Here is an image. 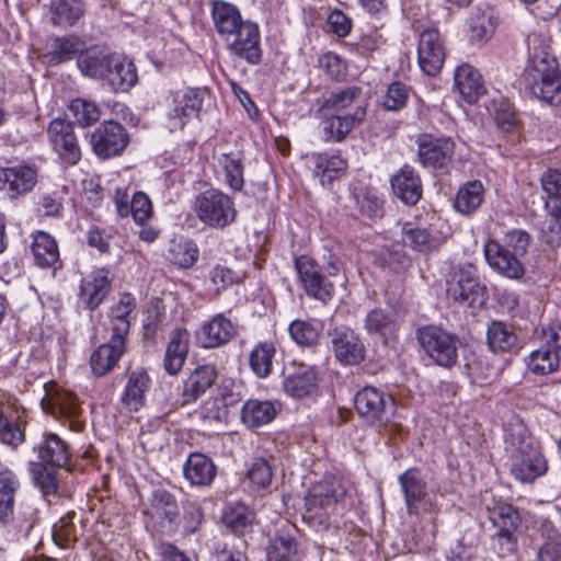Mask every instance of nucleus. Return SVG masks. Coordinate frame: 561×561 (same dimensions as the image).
Instances as JSON below:
<instances>
[{
  "label": "nucleus",
  "instance_id": "obj_1",
  "mask_svg": "<svg viewBox=\"0 0 561 561\" xmlns=\"http://www.w3.org/2000/svg\"><path fill=\"white\" fill-rule=\"evenodd\" d=\"M33 450L37 460L27 463L31 480L43 496H56L59 490L58 470H72L70 446L56 433L44 432Z\"/></svg>",
  "mask_w": 561,
  "mask_h": 561
},
{
  "label": "nucleus",
  "instance_id": "obj_2",
  "mask_svg": "<svg viewBox=\"0 0 561 561\" xmlns=\"http://www.w3.org/2000/svg\"><path fill=\"white\" fill-rule=\"evenodd\" d=\"M506 448L512 451L511 474L522 483H531L548 471V460L539 440L526 423H502Z\"/></svg>",
  "mask_w": 561,
  "mask_h": 561
},
{
  "label": "nucleus",
  "instance_id": "obj_3",
  "mask_svg": "<svg viewBox=\"0 0 561 561\" xmlns=\"http://www.w3.org/2000/svg\"><path fill=\"white\" fill-rule=\"evenodd\" d=\"M345 495L346 489L335 477L316 483L305 497L304 519L312 526L318 525L327 529L330 525L329 511L333 510Z\"/></svg>",
  "mask_w": 561,
  "mask_h": 561
},
{
  "label": "nucleus",
  "instance_id": "obj_4",
  "mask_svg": "<svg viewBox=\"0 0 561 561\" xmlns=\"http://www.w3.org/2000/svg\"><path fill=\"white\" fill-rule=\"evenodd\" d=\"M16 494H0V528L10 542L26 539L38 522V511L32 506L21 507L14 514Z\"/></svg>",
  "mask_w": 561,
  "mask_h": 561
},
{
  "label": "nucleus",
  "instance_id": "obj_5",
  "mask_svg": "<svg viewBox=\"0 0 561 561\" xmlns=\"http://www.w3.org/2000/svg\"><path fill=\"white\" fill-rule=\"evenodd\" d=\"M194 210L205 225L221 229L236 218L233 201L219 190H207L195 197Z\"/></svg>",
  "mask_w": 561,
  "mask_h": 561
},
{
  "label": "nucleus",
  "instance_id": "obj_6",
  "mask_svg": "<svg viewBox=\"0 0 561 561\" xmlns=\"http://www.w3.org/2000/svg\"><path fill=\"white\" fill-rule=\"evenodd\" d=\"M142 515L162 528L175 530L181 522V507L175 493L159 485L151 490Z\"/></svg>",
  "mask_w": 561,
  "mask_h": 561
},
{
  "label": "nucleus",
  "instance_id": "obj_7",
  "mask_svg": "<svg viewBox=\"0 0 561 561\" xmlns=\"http://www.w3.org/2000/svg\"><path fill=\"white\" fill-rule=\"evenodd\" d=\"M417 340L424 352L437 365L451 367L457 363L456 336L446 330L435 325L420 328Z\"/></svg>",
  "mask_w": 561,
  "mask_h": 561
},
{
  "label": "nucleus",
  "instance_id": "obj_8",
  "mask_svg": "<svg viewBox=\"0 0 561 561\" xmlns=\"http://www.w3.org/2000/svg\"><path fill=\"white\" fill-rule=\"evenodd\" d=\"M167 116L171 131L181 130L188 119L197 117L203 106V92L185 88L172 92L168 98Z\"/></svg>",
  "mask_w": 561,
  "mask_h": 561
},
{
  "label": "nucleus",
  "instance_id": "obj_9",
  "mask_svg": "<svg viewBox=\"0 0 561 561\" xmlns=\"http://www.w3.org/2000/svg\"><path fill=\"white\" fill-rule=\"evenodd\" d=\"M129 142L126 128L114 121L100 124L90 135L93 152L101 159L119 156Z\"/></svg>",
  "mask_w": 561,
  "mask_h": 561
},
{
  "label": "nucleus",
  "instance_id": "obj_10",
  "mask_svg": "<svg viewBox=\"0 0 561 561\" xmlns=\"http://www.w3.org/2000/svg\"><path fill=\"white\" fill-rule=\"evenodd\" d=\"M228 50L251 65H257L262 59L260 30L256 23L247 20L231 35L224 38Z\"/></svg>",
  "mask_w": 561,
  "mask_h": 561
},
{
  "label": "nucleus",
  "instance_id": "obj_11",
  "mask_svg": "<svg viewBox=\"0 0 561 561\" xmlns=\"http://www.w3.org/2000/svg\"><path fill=\"white\" fill-rule=\"evenodd\" d=\"M47 134L54 151L65 163L75 165L80 161L81 148L70 122L62 118L53 119Z\"/></svg>",
  "mask_w": 561,
  "mask_h": 561
},
{
  "label": "nucleus",
  "instance_id": "obj_12",
  "mask_svg": "<svg viewBox=\"0 0 561 561\" xmlns=\"http://www.w3.org/2000/svg\"><path fill=\"white\" fill-rule=\"evenodd\" d=\"M354 407L360 417L386 419L401 416L396 413V401L392 397L387 398L374 387H365L354 398Z\"/></svg>",
  "mask_w": 561,
  "mask_h": 561
},
{
  "label": "nucleus",
  "instance_id": "obj_13",
  "mask_svg": "<svg viewBox=\"0 0 561 561\" xmlns=\"http://www.w3.org/2000/svg\"><path fill=\"white\" fill-rule=\"evenodd\" d=\"M417 60L420 68L427 76H436L443 68L445 48L437 28L430 27L420 34Z\"/></svg>",
  "mask_w": 561,
  "mask_h": 561
},
{
  "label": "nucleus",
  "instance_id": "obj_14",
  "mask_svg": "<svg viewBox=\"0 0 561 561\" xmlns=\"http://www.w3.org/2000/svg\"><path fill=\"white\" fill-rule=\"evenodd\" d=\"M407 513L420 516L427 497V482L419 467H410L398 477Z\"/></svg>",
  "mask_w": 561,
  "mask_h": 561
},
{
  "label": "nucleus",
  "instance_id": "obj_15",
  "mask_svg": "<svg viewBox=\"0 0 561 561\" xmlns=\"http://www.w3.org/2000/svg\"><path fill=\"white\" fill-rule=\"evenodd\" d=\"M447 295L455 301L474 305L482 296V287L474 277L472 266H455L447 280Z\"/></svg>",
  "mask_w": 561,
  "mask_h": 561
},
{
  "label": "nucleus",
  "instance_id": "obj_16",
  "mask_svg": "<svg viewBox=\"0 0 561 561\" xmlns=\"http://www.w3.org/2000/svg\"><path fill=\"white\" fill-rule=\"evenodd\" d=\"M330 336L333 354L341 364L358 365L365 359V346L352 329L334 328Z\"/></svg>",
  "mask_w": 561,
  "mask_h": 561
},
{
  "label": "nucleus",
  "instance_id": "obj_17",
  "mask_svg": "<svg viewBox=\"0 0 561 561\" xmlns=\"http://www.w3.org/2000/svg\"><path fill=\"white\" fill-rule=\"evenodd\" d=\"M455 142L450 138H426L419 142L421 164L434 170H446L454 157Z\"/></svg>",
  "mask_w": 561,
  "mask_h": 561
},
{
  "label": "nucleus",
  "instance_id": "obj_18",
  "mask_svg": "<svg viewBox=\"0 0 561 561\" xmlns=\"http://www.w3.org/2000/svg\"><path fill=\"white\" fill-rule=\"evenodd\" d=\"M534 528L540 538L535 561H561V531L545 516L534 520Z\"/></svg>",
  "mask_w": 561,
  "mask_h": 561
},
{
  "label": "nucleus",
  "instance_id": "obj_19",
  "mask_svg": "<svg viewBox=\"0 0 561 561\" xmlns=\"http://www.w3.org/2000/svg\"><path fill=\"white\" fill-rule=\"evenodd\" d=\"M484 256L493 270L508 278L518 279L525 273L517 255L495 240H489L485 243Z\"/></svg>",
  "mask_w": 561,
  "mask_h": 561
},
{
  "label": "nucleus",
  "instance_id": "obj_20",
  "mask_svg": "<svg viewBox=\"0 0 561 561\" xmlns=\"http://www.w3.org/2000/svg\"><path fill=\"white\" fill-rule=\"evenodd\" d=\"M237 334L236 325L224 314H216L205 322L196 334L204 348H216L229 343Z\"/></svg>",
  "mask_w": 561,
  "mask_h": 561
},
{
  "label": "nucleus",
  "instance_id": "obj_21",
  "mask_svg": "<svg viewBox=\"0 0 561 561\" xmlns=\"http://www.w3.org/2000/svg\"><path fill=\"white\" fill-rule=\"evenodd\" d=\"M310 158L313 163L312 174L322 186H330L341 179L348 168L347 160L340 151L312 153Z\"/></svg>",
  "mask_w": 561,
  "mask_h": 561
},
{
  "label": "nucleus",
  "instance_id": "obj_22",
  "mask_svg": "<svg viewBox=\"0 0 561 561\" xmlns=\"http://www.w3.org/2000/svg\"><path fill=\"white\" fill-rule=\"evenodd\" d=\"M183 476L192 486H210L217 476V466L207 455L194 451L183 465Z\"/></svg>",
  "mask_w": 561,
  "mask_h": 561
},
{
  "label": "nucleus",
  "instance_id": "obj_23",
  "mask_svg": "<svg viewBox=\"0 0 561 561\" xmlns=\"http://www.w3.org/2000/svg\"><path fill=\"white\" fill-rule=\"evenodd\" d=\"M393 194L407 205H415L422 197L423 185L419 173L411 165H403L390 179Z\"/></svg>",
  "mask_w": 561,
  "mask_h": 561
},
{
  "label": "nucleus",
  "instance_id": "obj_24",
  "mask_svg": "<svg viewBox=\"0 0 561 561\" xmlns=\"http://www.w3.org/2000/svg\"><path fill=\"white\" fill-rule=\"evenodd\" d=\"M126 350V340L110 335L106 343L101 344L90 356V365L94 375L104 376L111 371Z\"/></svg>",
  "mask_w": 561,
  "mask_h": 561
},
{
  "label": "nucleus",
  "instance_id": "obj_25",
  "mask_svg": "<svg viewBox=\"0 0 561 561\" xmlns=\"http://www.w3.org/2000/svg\"><path fill=\"white\" fill-rule=\"evenodd\" d=\"M296 531L294 526L278 528L266 547V560L298 561Z\"/></svg>",
  "mask_w": 561,
  "mask_h": 561
},
{
  "label": "nucleus",
  "instance_id": "obj_26",
  "mask_svg": "<svg viewBox=\"0 0 561 561\" xmlns=\"http://www.w3.org/2000/svg\"><path fill=\"white\" fill-rule=\"evenodd\" d=\"M136 298L129 293L119 295L108 311V331L112 335L127 340L130 319L136 309Z\"/></svg>",
  "mask_w": 561,
  "mask_h": 561
},
{
  "label": "nucleus",
  "instance_id": "obj_27",
  "mask_svg": "<svg viewBox=\"0 0 561 561\" xmlns=\"http://www.w3.org/2000/svg\"><path fill=\"white\" fill-rule=\"evenodd\" d=\"M559 75L561 72L554 57L548 54L536 56L524 70L525 85L530 91L554 80Z\"/></svg>",
  "mask_w": 561,
  "mask_h": 561
},
{
  "label": "nucleus",
  "instance_id": "obj_28",
  "mask_svg": "<svg viewBox=\"0 0 561 561\" xmlns=\"http://www.w3.org/2000/svg\"><path fill=\"white\" fill-rule=\"evenodd\" d=\"M104 80L114 91H128L137 83V68L126 57L113 54L110 69Z\"/></svg>",
  "mask_w": 561,
  "mask_h": 561
},
{
  "label": "nucleus",
  "instance_id": "obj_29",
  "mask_svg": "<svg viewBox=\"0 0 561 561\" xmlns=\"http://www.w3.org/2000/svg\"><path fill=\"white\" fill-rule=\"evenodd\" d=\"M111 290L108 271L104 268L92 272L81 284V300L90 310L96 309Z\"/></svg>",
  "mask_w": 561,
  "mask_h": 561
},
{
  "label": "nucleus",
  "instance_id": "obj_30",
  "mask_svg": "<svg viewBox=\"0 0 561 561\" xmlns=\"http://www.w3.org/2000/svg\"><path fill=\"white\" fill-rule=\"evenodd\" d=\"M211 18L217 33L224 39L231 35L238 27L243 26L240 10L232 3L224 0H214L211 4Z\"/></svg>",
  "mask_w": 561,
  "mask_h": 561
},
{
  "label": "nucleus",
  "instance_id": "obj_31",
  "mask_svg": "<svg viewBox=\"0 0 561 561\" xmlns=\"http://www.w3.org/2000/svg\"><path fill=\"white\" fill-rule=\"evenodd\" d=\"M36 182V171L27 165L0 168V183L8 185L11 197L31 192Z\"/></svg>",
  "mask_w": 561,
  "mask_h": 561
},
{
  "label": "nucleus",
  "instance_id": "obj_32",
  "mask_svg": "<svg viewBox=\"0 0 561 561\" xmlns=\"http://www.w3.org/2000/svg\"><path fill=\"white\" fill-rule=\"evenodd\" d=\"M149 386L150 378L146 370L136 369L129 373L122 394L123 407L128 411H139L145 404V394Z\"/></svg>",
  "mask_w": 561,
  "mask_h": 561
},
{
  "label": "nucleus",
  "instance_id": "obj_33",
  "mask_svg": "<svg viewBox=\"0 0 561 561\" xmlns=\"http://www.w3.org/2000/svg\"><path fill=\"white\" fill-rule=\"evenodd\" d=\"M112 56L113 54L104 48H84L82 54L77 57L78 68L85 77L104 80L110 69Z\"/></svg>",
  "mask_w": 561,
  "mask_h": 561
},
{
  "label": "nucleus",
  "instance_id": "obj_34",
  "mask_svg": "<svg viewBox=\"0 0 561 561\" xmlns=\"http://www.w3.org/2000/svg\"><path fill=\"white\" fill-rule=\"evenodd\" d=\"M454 79L457 90L468 103H476L485 92L481 75L468 64L457 67Z\"/></svg>",
  "mask_w": 561,
  "mask_h": 561
},
{
  "label": "nucleus",
  "instance_id": "obj_35",
  "mask_svg": "<svg viewBox=\"0 0 561 561\" xmlns=\"http://www.w3.org/2000/svg\"><path fill=\"white\" fill-rule=\"evenodd\" d=\"M190 334L185 329H175L165 350L163 366L168 374L176 375L183 367L188 352Z\"/></svg>",
  "mask_w": 561,
  "mask_h": 561
},
{
  "label": "nucleus",
  "instance_id": "obj_36",
  "mask_svg": "<svg viewBox=\"0 0 561 561\" xmlns=\"http://www.w3.org/2000/svg\"><path fill=\"white\" fill-rule=\"evenodd\" d=\"M366 115L362 106H357L352 114L348 115H331L324 121L325 139L340 142L353 130L355 125L363 122Z\"/></svg>",
  "mask_w": 561,
  "mask_h": 561
},
{
  "label": "nucleus",
  "instance_id": "obj_37",
  "mask_svg": "<svg viewBox=\"0 0 561 561\" xmlns=\"http://www.w3.org/2000/svg\"><path fill=\"white\" fill-rule=\"evenodd\" d=\"M222 524L236 536H243L252 527L254 513L242 502H230L221 515Z\"/></svg>",
  "mask_w": 561,
  "mask_h": 561
},
{
  "label": "nucleus",
  "instance_id": "obj_38",
  "mask_svg": "<svg viewBox=\"0 0 561 561\" xmlns=\"http://www.w3.org/2000/svg\"><path fill=\"white\" fill-rule=\"evenodd\" d=\"M486 341L494 353H508L518 350L519 340L514 330L502 321H492L486 330Z\"/></svg>",
  "mask_w": 561,
  "mask_h": 561
},
{
  "label": "nucleus",
  "instance_id": "obj_39",
  "mask_svg": "<svg viewBox=\"0 0 561 561\" xmlns=\"http://www.w3.org/2000/svg\"><path fill=\"white\" fill-rule=\"evenodd\" d=\"M34 261L39 267H55L59 262V249L56 240L47 232L37 231L31 247Z\"/></svg>",
  "mask_w": 561,
  "mask_h": 561
},
{
  "label": "nucleus",
  "instance_id": "obj_40",
  "mask_svg": "<svg viewBox=\"0 0 561 561\" xmlns=\"http://www.w3.org/2000/svg\"><path fill=\"white\" fill-rule=\"evenodd\" d=\"M488 517L496 531H518L522 517L518 510L510 503L497 502L493 507H488Z\"/></svg>",
  "mask_w": 561,
  "mask_h": 561
},
{
  "label": "nucleus",
  "instance_id": "obj_41",
  "mask_svg": "<svg viewBox=\"0 0 561 561\" xmlns=\"http://www.w3.org/2000/svg\"><path fill=\"white\" fill-rule=\"evenodd\" d=\"M50 13L54 25L72 26L84 14V3L82 0H53Z\"/></svg>",
  "mask_w": 561,
  "mask_h": 561
},
{
  "label": "nucleus",
  "instance_id": "obj_42",
  "mask_svg": "<svg viewBox=\"0 0 561 561\" xmlns=\"http://www.w3.org/2000/svg\"><path fill=\"white\" fill-rule=\"evenodd\" d=\"M364 329L369 335H378L386 340L398 330V323L393 316L381 308L370 310L365 320Z\"/></svg>",
  "mask_w": 561,
  "mask_h": 561
},
{
  "label": "nucleus",
  "instance_id": "obj_43",
  "mask_svg": "<svg viewBox=\"0 0 561 561\" xmlns=\"http://www.w3.org/2000/svg\"><path fill=\"white\" fill-rule=\"evenodd\" d=\"M527 368L535 375L543 376L558 370L560 355L552 348L540 345L526 359Z\"/></svg>",
  "mask_w": 561,
  "mask_h": 561
},
{
  "label": "nucleus",
  "instance_id": "obj_44",
  "mask_svg": "<svg viewBox=\"0 0 561 561\" xmlns=\"http://www.w3.org/2000/svg\"><path fill=\"white\" fill-rule=\"evenodd\" d=\"M483 185L480 181L467 182L456 195L454 203L456 210L463 215L476 211L483 201Z\"/></svg>",
  "mask_w": 561,
  "mask_h": 561
},
{
  "label": "nucleus",
  "instance_id": "obj_45",
  "mask_svg": "<svg viewBox=\"0 0 561 561\" xmlns=\"http://www.w3.org/2000/svg\"><path fill=\"white\" fill-rule=\"evenodd\" d=\"M273 468L263 457H254L245 463L244 480L253 490H263L271 485Z\"/></svg>",
  "mask_w": 561,
  "mask_h": 561
},
{
  "label": "nucleus",
  "instance_id": "obj_46",
  "mask_svg": "<svg viewBox=\"0 0 561 561\" xmlns=\"http://www.w3.org/2000/svg\"><path fill=\"white\" fill-rule=\"evenodd\" d=\"M282 404L270 400L249 399L241 409V421H273Z\"/></svg>",
  "mask_w": 561,
  "mask_h": 561
},
{
  "label": "nucleus",
  "instance_id": "obj_47",
  "mask_svg": "<svg viewBox=\"0 0 561 561\" xmlns=\"http://www.w3.org/2000/svg\"><path fill=\"white\" fill-rule=\"evenodd\" d=\"M84 43L75 36L57 37L47 54L49 62L58 65L82 54Z\"/></svg>",
  "mask_w": 561,
  "mask_h": 561
},
{
  "label": "nucleus",
  "instance_id": "obj_48",
  "mask_svg": "<svg viewBox=\"0 0 561 561\" xmlns=\"http://www.w3.org/2000/svg\"><path fill=\"white\" fill-rule=\"evenodd\" d=\"M284 391L293 398L301 399L316 389V374L312 369H302L285 377Z\"/></svg>",
  "mask_w": 561,
  "mask_h": 561
},
{
  "label": "nucleus",
  "instance_id": "obj_49",
  "mask_svg": "<svg viewBox=\"0 0 561 561\" xmlns=\"http://www.w3.org/2000/svg\"><path fill=\"white\" fill-rule=\"evenodd\" d=\"M217 378V371L211 365L197 367L184 383V393L193 399H197L208 388L213 386Z\"/></svg>",
  "mask_w": 561,
  "mask_h": 561
},
{
  "label": "nucleus",
  "instance_id": "obj_50",
  "mask_svg": "<svg viewBox=\"0 0 561 561\" xmlns=\"http://www.w3.org/2000/svg\"><path fill=\"white\" fill-rule=\"evenodd\" d=\"M42 408L56 419L76 417L79 415L80 411L77 399L72 394L68 393H56L48 399H43Z\"/></svg>",
  "mask_w": 561,
  "mask_h": 561
},
{
  "label": "nucleus",
  "instance_id": "obj_51",
  "mask_svg": "<svg viewBox=\"0 0 561 561\" xmlns=\"http://www.w3.org/2000/svg\"><path fill=\"white\" fill-rule=\"evenodd\" d=\"M288 332L291 340L300 346L311 347L317 345L320 336V328L313 319H296L290 322Z\"/></svg>",
  "mask_w": 561,
  "mask_h": 561
},
{
  "label": "nucleus",
  "instance_id": "obj_52",
  "mask_svg": "<svg viewBox=\"0 0 561 561\" xmlns=\"http://www.w3.org/2000/svg\"><path fill=\"white\" fill-rule=\"evenodd\" d=\"M167 257L172 264L188 268L197 261L198 249L191 241L172 240L168 248Z\"/></svg>",
  "mask_w": 561,
  "mask_h": 561
},
{
  "label": "nucleus",
  "instance_id": "obj_53",
  "mask_svg": "<svg viewBox=\"0 0 561 561\" xmlns=\"http://www.w3.org/2000/svg\"><path fill=\"white\" fill-rule=\"evenodd\" d=\"M275 346L273 343L263 342L257 344L250 354V366L253 373L265 378L272 373Z\"/></svg>",
  "mask_w": 561,
  "mask_h": 561
},
{
  "label": "nucleus",
  "instance_id": "obj_54",
  "mask_svg": "<svg viewBox=\"0 0 561 561\" xmlns=\"http://www.w3.org/2000/svg\"><path fill=\"white\" fill-rule=\"evenodd\" d=\"M75 121L82 127L95 124L101 117V111L96 103L84 99L72 100L69 105Z\"/></svg>",
  "mask_w": 561,
  "mask_h": 561
},
{
  "label": "nucleus",
  "instance_id": "obj_55",
  "mask_svg": "<svg viewBox=\"0 0 561 561\" xmlns=\"http://www.w3.org/2000/svg\"><path fill=\"white\" fill-rule=\"evenodd\" d=\"M362 93L358 87H347L337 92H332L323 102L324 112H341L352 106Z\"/></svg>",
  "mask_w": 561,
  "mask_h": 561
},
{
  "label": "nucleus",
  "instance_id": "obj_56",
  "mask_svg": "<svg viewBox=\"0 0 561 561\" xmlns=\"http://www.w3.org/2000/svg\"><path fill=\"white\" fill-rule=\"evenodd\" d=\"M518 531H495L491 540L492 551L501 559L516 556L518 552Z\"/></svg>",
  "mask_w": 561,
  "mask_h": 561
},
{
  "label": "nucleus",
  "instance_id": "obj_57",
  "mask_svg": "<svg viewBox=\"0 0 561 561\" xmlns=\"http://www.w3.org/2000/svg\"><path fill=\"white\" fill-rule=\"evenodd\" d=\"M470 37L476 42L488 39L494 32V22L490 10L472 13L469 19Z\"/></svg>",
  "mask_w": 561,
  "mask_h": 561
},
{
  "label": "nucleus",
  "instance_id": "obj_58",
  "mask_svg": "<svg viewBox=\"0 0 561 561\" xmlns=\"http://www.w3.org/2000/svg\"><path fill=\"white\" fill-rule=\"evenodd\" d=\"M219 161L224 168L227 184L234 191H241L244 184L241 159L234 154H222Z\"/></svg>",
  "mask_w": 561,
  "mask_h": 561
},
{
  "label": "nucleus",
  "instance_id": "obj_59",
  "mask_svg": "<svg viewBox=\"0 0 561 561\" xmlns=\"http://www.w3.org/2000/svg\"><path fill=\"white\" fill-rule=\"evenodd\" d=\"M408 99V87L400 81H394L388 85L381 105L387 111L398 112L407 105Z\"/></svg>",
  "mask_w": 561,
  "mask_h": 561
},
{
  "label": "nucleus",
  "instance_id": "obj_60",
  "mask_svg": "<svg viewBox=\"0 0 561 561\" xmlns=\"http://www.w3.org/2000/svg\"><path fill=\"white\" fill-rule=\"evenodd\" d=\"M205 522V514L198 502H187L183 506L182 528L185 535L196 534Z\"/></svg>",
  "mask_w": 561,
  "mask_h": 561
},
{
  "label": "nucleus",
  "instance_id": "obj_61",
  "mask_svg": "<svg viewBox=\"0 0 561 561\" xmlns=\"http://www.w3.org/2000/svg\"><path fill=\"white\" fill-rule=\"evenodd\" d=\"M489 111L492 112L497 127L504 131L511 130L516 124L515 112L507 100L493 101Z\"/></svg>",
  "mask_w": 561,
  "mask_h": 561
},
{
  "label": "nucleus",
  "instance_id": "obj_62",
  "mask_svg": "<svg viewBox=\"0 0 561 561\" xmlns=\"http://www.w3.org/2000/svg\"><path fill=\"white\" fill-rule=\"evenodd\" d=\"M295 268L304 287L312 290L317 276L321 274L316 261L307 255L298 256L295 259Z\"/></svg>",
  "mask_w": 561,
  "mask_h": 561
},
{
  "label": "nucleus",
  "instance_id": "obj_63",
  "mask_svg": "<svg viewBox=\"0 0 561 561\" xmlns=\"http://www.w3.org/2000/svg\"><path fill=\"white\" fill-rule=\"evenodd\" d=\"M76 533V526L71 520L60 518V520L54 525L53 540L58 547L67 549L77 541Z\"/></svg>",
  "mask_w": 561,
  "mask_h": 561
},
{
  "label": "nucleus",
  "instance_id": "obj_64",
  "mask_svg": "<svg viewBox=\"0 0 561 561\" xmlns=\"http://www.w3.org/2000/svg\"><path fill=\"white\" fill-rule=\"evenodd\" d=\"M530 93L540 101L553 106L561 105V75L554 80L530 90Z\"/></svg>",
  "mask_w": 561,
  "mask_h": 561
}]
</instances>
